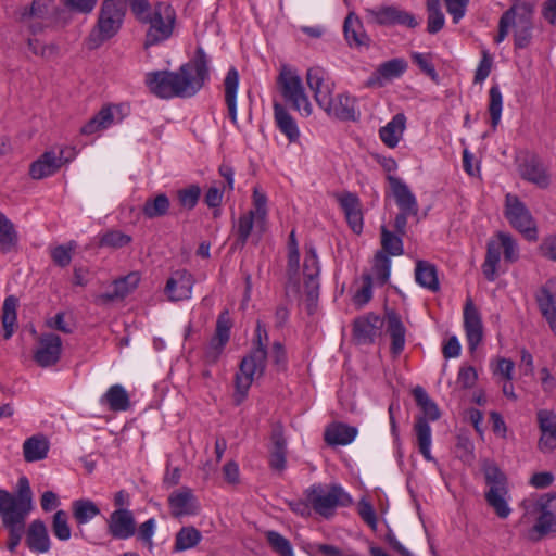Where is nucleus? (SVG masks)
Wrapping results in <instances>:
<instances>
[{
    "label": "nucleus",
    "mask_w": 556,
    "mask_h": 556,
    "mask_svg": "<svg viewBox=\"0 0 556 556\" xmlns=\"http://www.w3.org/2000/svg\"><path fill=\"white\" fill-rule=\"evenodd\" d=\"M210 58L198 47L193 58L178 71H155L146 74L149 90L159 98H191L204 86L210 76Z\"/></svg>",
    "instance_id": "obj_1"
},
{
    "label": "nucleus",
    "mask_w": 556,
    "mask_h": 556,
    "mask_svg": "<svg viewBox=\"0 0 556 556\" xmlns=\"http://www.w3.org/2000/svg\"><path fill=\"white\" fill-rule=\"evenodd\" d=\"M267 341L268 333L265 325L261 320H257L254 349L249 355L242 358L239 371L235 377L236 391L233 393V402L236 405H240L244 401L254 379L263 376L265 371L267 361Z\"/></svg>",
    "instance_id": "obj_2"
},
{
    "label": "nucleus",
    "mask_w": 556,
    "mask_h": 556,
    "mask_svg": "<svg viewBox=\"0 0 556 556\" xmlns=\"http://www.w3.org/2000/svg\"><path fill=\"white\" fill-rule=\"evenodd\" d=\"M134 15L140 23L149 25L144 39L146 48L159 45L173 35L176 12L169 3L160 1L152 7L149 0H140L134 9Z\"/></svg>",
    "instance_id": "obj_3"
},
{
    "label": "nucleus",
    "mask_w": 556,
    "mask_h": 556,
    "mask_svg": "<svg viewBox=\"0 0 556 556\" xmlns=\"http://www.w3.org/2000/svg\"><path fill=\"white\" fill-rule=\"evenodd\" d=\"M534 5L529 1H518L505 11L498 22V33L494 38L501 43L514 27V45L517 49L527 48L532 40Z\"/></svg>",
    "instance_id": "obj_4"
},
{
    "label": "nucleus",
    "mask_w": 556,
    "mask_h": 556,
    "mask_svg": "<svg viewBox=\"0 0 556 556\" xmlns=\"http://www.w3.org/2000/svg\"><path fill=\"white\" fill-rule=\"evenodd\" d=\"M125 15V7L118 0H105L100 9L98 22L86 39L89 50L99 48L119 30Z\"/></svg>",
    "instance_id": "obj_5"
},
{
    "label": "nucleus",
    "mask_w": 556,
    "mask_h": 556,
    "mask_svg": "<svg viewBox=\"0 0 556 556\" xmlns=\"http://www.w3.org/2000/svg\"><path fill=\"white\" fill-rule=\"evenodd\" d=\"M414 399L417 405L421 408L424 416L416 419L414 430L416 433L417 446L419 453L428 462H433L434 458L431 454V427L427 420H438L441 416L438 405L430 399L428 393L422 387L417 386L413 390Z\"/></svg>",
    "instance_id": "obj_6"
},
{
    "label": "nucleus",
    "mask_w": 556,
    "mask_h": 556,
    "mask_svg": "<svg viewBox=\"0 0 556 556\" xmlns=\"http://www.w3.org/2000/svg\"><path fill=\"white\" fill-rule=\"evenodd\" d=\"M306 501L312 508L325 518H330L338 506H348L352 498L338 484H313L305 491Z\"/></svg>",
    "instance_id": "obj_7"
},
{
    "label": "nucleus",
    "mask_w": 556,
    "mask_h": 556,
    "mask_svg": "<svg viewBox=\"0 0 556 556\" xmlns=\"http://www.w3.org/2000/svg\"><path fill=\"white\" fill-rule=\"evenodd\" d=\"M65 10L60 8L54 0H34L22 13V18L28 21V28L33 35L42 33L46 28L54 27L63 18Z\"/></svg>",
    "instance_id": "obj_8"
},
{
    "label": "nucleus",
    "mask_w": 556,
    "mask_h": 556,
    "mask_svg": "<svg viewBox=\"0 0 556 556\" xmlns=\"http://www.w3.org/2000/svg\"><path fill=\"white\" fill-rule=\"evenodd\" d=\"M278 88L291 106L305 116H309L313 112L312 104L305 93L302 79L296 71L287 65L281 66L277 77Z\"/></svg>",
    "instance_id": "obj_9"
},
{
    "label": "nucleus",
    "mask_w": 556,
    "mask_h": 556,
    "mask_svg": "<svg viewBox=\"0 0 556 556\" xmlns=\"http://www.w3.org/2000/svg\"><path fill=\"white\" fill-rule=\"evenodd\" d=\"M505 216L509 224L528 240H536V225L525 203L515 194L505 197Z\"/></svg>",
    "instance_id": "obj_10"
},
{
    "label": "nucleus",
    "mask_w": 556,
    "mask_h": 556,
    "mask_svg": "<svg viewBox=\"0 0 556 556\" xmlns=\"http://www.w3.org/2000/svg\"><path fill=\"white\" fill-rule=\"evenodd\" d=\"M365 17L368 23L382 26L403 25L409 28H415L418 25V22L413 14L394 5H381L365 9Z\"/></svg>",
    "instance_id": "obj_11"
},
{
    "label": "nucleus",
    "mask_w": 556,
    "mask_h": 556,
    "mask_svg": "<svg viewBox=\"0 0 556 556\" xmlns=\"http://www.w3.org/2000/svg\"><path fill=\"white\" fill-rule=\"evenodd\" d=\"M319 262L316 254V251L313 247L307 248L304 264H303V275H304V289L307 296V311L312 314L315 309L316 302L318 299L319 292Z\"/></svg>",
    "instance_id": "obj_12"
},
{
    "label": "nucleus",
    "mask_w": 556,
    "mask_h": 556,
    "mask_svg": "<svg viewBox=\"0 0 556 556\" xmlns=\"http://www.w3.org/2000/svg\"><path fill=\"white\" fill-rule=\"evenodd\" d=\"M66 151L73 152V149H61L58 154L53 150L46 151L30 164V177L39 180L55 174L73 156L72 153L65 156Z\"/></svg>",
    "instance_id": "obj_13"
},
{
    "label": "nucleus",
    "mask_w": 556,
    "mask_h": 556,
    "mask_svg": "<svg viewBox=\"0 0 556 556\" xmlns=\"http://www.w3.org/2000/svg\"><path fill=\"white\" fill-rule=\"evenodd\" d=\"M106 531L115 540H128L137 532L134 513L129 509H115L106 520Z\"/></svg>",
    "instance_id": "obj_14"
},
{
    "label": "nucleus",
    "mask_w": 556,
    "mask_h": 556,
    "mask_svg": "<svg viewBox=\"0 0 556 556\" xmlns=\"http://www.w3.org/2000/svg\"><path fill=\"white\" fill-rule=\"evenodd\" d=\"M306 83L319 108L329 103V99L333 93L334 85L328 78L324 68L318 66L308 68L306 73Z\"/></svg>",
    "instance_id": "obj_15"
},
{
    "label": "nucleus",
    "mask_w": 556,
    "mask_h": 556,
    "mask_svg": "<svg viewBox=\"0 0 556 556\" xmlns=\"http://www.w3.org/2000/svg\"><path fill=\"white\" fill-rule=\"evenodd\" d=\"M61 351V338L54 333H43L38 339V348L34 354V359L41 367L53 366L59 362Z\"/></svg>",
    "instance_id": "obj_16"
},
{
    "label": "nucleus",
    "mask_w": 556,
    "mask_h": 556,
    "mask_svg": "<svg viewBox=\"0 0 556 556\" xmlns=\"http://www.w3.org/2000/svg\"><path fill=\"white\" fill-rule=\"evenodd\" d=\"M194 279L186 269L175 271L167 280L165 293L173 302L187 300L191 296Z\"/></svg>",
    "instance_id": "obj_17"
},
{
    "label": "nucleus",
    "mask_w": 556,
    "mask_h": 556,
    "mask_svg": "<svg viewBox=\"0 0 556 556\" xmlns=\"http://www.w3.org/2000/svg\"><path fill=\"white\" fill-rule=\"evenodd\" d=\"M464 327L469 349L473 351L482 340L483 327L481 315L471 299H467L464 307Z\"/></svg>",
    "instance_id": "obj_18"
},
{
    "label": "nucleus",
    "mask_w": 556,
    "mask_h": 556,
    "mask_svg": "<svg viewBox=\"0 0 556 556\" xmlns=\"http://www.w3.org/2000/svg\"><path fill=\"white\" fill-rule=\"evenodd\" d=\"M168 505L174 517L195 515L199 509L192 490L187 486L175 490L168 497Z\"/></svg>",
    "instance_id": "obj_19"
},
{
    "label": "nucleus",
    "mask_w": 556,
    "mask_h": 556,
    "mask_svg": "<svg viewBox=\"0 0 556 556\" xmlns=\"http://www.w3.org/2000/svg\"><path fill=\"white\" fill-rule=\"evenodd\" d=\"M387 179L400 212L410 213L413 217H417L419 211L418 203L408 186L400 178L391 175Z\"/></svg>",
    "instance_id": "obj_20"
},
{
    "label": "nucleus",
    "mask_w": 556,
    "mask_h": 556,
    "mask_svg": "<svg viewBox=\"0 0 556 556\" xmlns=\"http://www.w3.org/2000/svg\"><path fill=\"white\" fill-rule=\"evenodd\" d=\"M538 421L541 438L538 446L541 452L547 453L556 448V414L548 409L538 412Z\"/></svg>",
    "instance_id": "obj_21"
},
{
    "label": "nucleus",
    "mask_w": 556,
    "mask_h": 556,
    "mask_svg": "<svg viewBox=\"0 0 556 556\" xmlns=\"http://www.w3.org/2000/svg\"><path fill=\"white\" fill-rule=\"evenodd\" d=\"M139 281L140 278L137 273H130L123 278L116 279L113 282L112 290L98 294L94 302L98 305H105L116 300H122L137 288Z\"/></svg>",
    "instance_id": "obj_22"
},
{
    "label": "nucleus",
    "mask_w": 556,
    "mask_h": 556,
    "mask_svg": "<svg viewBox=\"0 0 556 556\" xmlns=\"http://www.w3.org/2000/svg\"><path fill=\"white\" fill-rule=\"evenodd\" d=\"M320 109H323L327 115L340 121L356 119L355 99L346 94H339L336 98L331 96L329 103L321 105Z\"/></svg>",
    "instance_id": "obj_23"
},
{
    "label": "nucleus",
    "mask_w": 556,
    "mask_h": 556,
    "mask_svg": "<svg viewBox=\"0 0 556 556\" xmlns=\"http://www.w3.org/2000/svg\"><path fill=\"white\" fill-rule=\"evenodd\" d=\"M520 176L541 188H545L549 184L548 175L542 164L535 155H527L523 161L519 164Z\"/></svg>",
    "instance_id": "obj_24"
},
{
    "label": "nucleus",
    "mask_w": 556,
    "mask_h": 556,
    "mask_svg": "<svg viewBox=\"0 0 556 556\" xmlns=\"http://www.w3.org/2000/svg\"><path fill=\"white\" fill-rule=\"evenodd\" d=\"M381 326L382 320L374 314L357 318L353 328L354 339L359 344L371 343Z\"/></svg>",
    "instance_id": "obj_25"
},
{
    "label": "nucleus",
    "mask_w": 556,
    "mask_h": 556,
    "mask_svg": "<svg viewBox=\"0 0 556 556\" xmlns=\"http://www.w3.org/2000/svg\"><path fill=\"white\" fill-rule=\"evenodd\" d=\"M339 202L350 227L355 233H359L363 229V214L358 197L351 192H344L339 197Z\"/></svg>",
    "instance_id": "obj_26"
},
{
    "label": "nucleus",
    "mask_w": 556,
    "mask_h": 556,
    "mask_svg": "<svg viewBox=\"0 0 556 556\" xmlns=\"http://www.w3.org/2000/svg\"><path fill=\"white\" fill-rule=\"evenodd\" d=\"M343 31H344V37L350 47H352V48L353 47H355V48H361V47L368 48L369 47L370 38L365 33L361 20L354 13H349L348 16L345 17L344 25H343Z\"/></svg>",
    "instance_id": "obj_27"
},
{
    "label": "nucleus",
    "mask_w": 556,
    "mask_h": 556,
    "mask_svg": "<svg viewBox=\"0 0 556 556\" xmlns=\"http://www.w3.org/2000/svg\"><path fill=\"white\" fill-rule=\"evenodd\" d=\"M358 431L356 427L343 422H332L327 426L324 439L328 445H348L352 443Z\"/></svg>",
    "instance_id": "obj_28"
},
{
    "label": "nucleus",
    "mask_w": 556,
    "mask_h": 556,
    "mask_svg": "<svg viewBox=\"0 0 556 556\" xmlns=\"http://www.w3.org/2000/svg\"><path fill=\"white\" fill-rule=\"evenodd\" d=\"M225 103L228 115L233 125H238L237 117V92L239 87V73L235 67L229 68L224 79Z\"/></svg>",
    "instance_id": "obj_29"
},
{
    "label": "nucleus",
    "mask_w": 556,
    "mask_h": 556,
    "mask_svg": "<svg viewBox=\"0 0 556 556\" xmlns=\"http://www.w3.org/2000/svg\"><path fill=\"white\" fill-rule=\"evenodd\" d=\"M387 332L391 337V353L396 356L404 350L406 328L393 311L387 313Z\"/></svg>",
    "instance_id": "obj_30"
},
{
    "label": "nucleus",
    "mask_w": 556,
    "mask_h": 556,
    "mask_svg": "<svg viewBox=\"0 0 556 556\" xmlns=\"http://www.w3.org/2000/svg\"><path fill=\"white\" fill-rule=\"evenodd\" d=\"M406 128V117L403 113H397L392 119L379 130L381 141L388 148H395L403 137Z\"/></svg>",
    "instance_id": "obj_31"
},
{
    "label": "nucleus",
    "mask_w": 556,
    "mask_h": 556,
    "mask_svg": "<svg viewBox=\"0 0 556 556\" xmlns=\"http://www.w3.org/2000/svg\"><path fill=\"white\" fill-rule=\"evenodd\" d=\"M26 543L28 547L37 553H46L50 548V539L45 522L40 519L34 520L27 530Z\"/></svg>",
    "instance_id": "obj_32"
},
{
    "label": "nucleus",
    "mask_w": 556,
    "mask_h": 556,
    "mask_svg": "<svg viewBox=\"0 0 556 556\" xmlns=\"http://www.w3.org/2000/svg\"><path fill=\"white\" fill-rule=\"evenodd\" d=\"M407 68V63L404 59H392L390 61L381 63L374 76L369 80V85L376 81L381 86L383 80H392L400 77Z\"/></svg>",
    "instance_id": "obj_33"
},
{
    "label": "nucleus",
    "mask_w": 556,
    "mask_h": 556,
    "mask_svg": "<svg viewBox=\"0 0 556 556\" xmlns=\"http://www.w3.org/2000/svg\"><path fill=\"white\" fill-rule=\"evenodd\" d=\"M17 306L18 299L14 295H9L4 299L1 313V323L3 328V338L9 340L15 332L17 326Z\"/></svg>",
    "instance_id": "obj_34"
},
{
    "label": "nucleus",
    "mask_w": 556,
    "mask_h": 556,
    "mask_svg": "<svg viewBox=\"0 0 556 556\" xmlns=\"http://www.w3.org/2000/svg\"><path fill=\"white\" fill-rule=\"evenodd\" d=\"M100 402L109 406L113 412H125L130 407L127 391L121 384H114L103 394Z\"/></svg>",
    "instance_id": "obj_35"
},
{
    "label": "nucleus",
    "mask_w": 556,
    "mask_h": 556,
    "mask_svg": "<svg viewBox=\"0 0 556 556\" xmlns=\"http://www.w3.org/2000/svg\"><path fill=\"white\" fill-rule=\"evenodd\" d=\"M114 110H118V106L108 105L102 108L81 127L80 132L83 135H92L99 130L110 127L114 122Z\"/></svg>",
    "instance_id": "obj_36"
},
{
    "label": "nucleus",
    "mask_w": 556,
    "mask_h": 556,
    "mask_svg": "<svg viewBox=\"0 0 556 556\" xmlns=\"http://www.w3.org/2000/svg\"><path fill=\"white\" fill-rule=\"evenodd\" d=\"M275 121L278 128L285 134L291 142H294L300 137V131L293 117L288 111L278 102L274 104Z\"/></svg>",
    "instance_id": "obj_37"
},
{
    "label": "nucleus",
    "mask_w": 556,
    "mask_h": 556,
    "mask_svg": "<svg viewBox=\"0 0 556 556\" xmlns=\"http://www.w3.org/2000/svg\"><path fill=\"white\" fill-rule=\"evenodd\" d=\"M415 279L421 287L437 292L440 289L437 268L434 265L426 262L418 261L415 268Z\"/></svg>",
    "instance_id": "obj_38"
},
{
    "label": "nucleus",
    "mask_w": 556,
    "mask_h": 556,
    "mask_svg": "<svg viewBox=\"0 0 556 556\" xmlns=\"http://www.w3.org/2000/svg\"><path fill=\"white\" fill-rule=\"evenodd\" d=\"M536 302L541 314L556 334V303L554 295L547 288L542 287L536 294Z\"/></svg>",
    "instance_id": "obj_39"
},
{
    "label": "nucleus",
    "mask_w": 556,
    "mask_h": 556,
    "mask_svg": "<svg viewBox=\"0 0 556 556\" xmlns=\"http://www.w3.org/2000/svg\"><path fill=\"white\" fill-rule=\"evenodd\" d=\"M49 442L42 435H34L23 444V453L26 462H37L47 457Z\"/></svg>",
    "instance_id": "obj_40"
},
{
    "label": "nucleus",
    "mask_w": 556,
    "mask_h": 556,
    "mask_svg": "<svg viewBox=\"0 0 556 556\" xmlns=\"http://www.w3.org/2000/svg\"><path fill=\"white\" fill-rule=\"evenodd\" d=\"M72 513L78 525H85L100 514V508L91 500L79 498L72 503Z\"/></svg>",
    "instance_id": "obj_41"
},
{
    "label": "nucleus",
    "mask_w": 556,
    "mask_h": 556,
    "mask_svg": "<svg viewBox=\"0 0 556 556\" xmlns=\"http://www.w3.org/2000/svg\"><path fill=\"white\" fill-rule=\"evenodd\" d=\"M482 471L484 475L485 483L490 486L489 490H507L506 476L494 462L488 459L483 460Z\"/></svg>",
    "instance_id": "obj_42"
},
{
    "label": "nucleus",
    "mask_w": 556,
    "mask_h": 556,
    "mask_svg": "<svg viewBox=\"0 0 556 556\" xmlns=\"http://www.w3.org/2000/svg\"><path fill=\"white\" fill-rule=\"evenodd\" d=\"M170 202L165 193H159L154 198L146 200L142 206L143 215L149 218H157L165 216L168 213Z\"/></svg>",
    "instance_id": "obj_43"
},
{
    "label": "nucleus",
    "mask_w": 556,
    "mask_h": 556,
    "mask_svg": "<svg viewBox=\"0 0 556 556\" xmlns=\"http://www.w3.org/2000/svg\"><path fill=\"white\" fill-rule=\"evenodd\" d=\"M202 539L201 532L192 527H182L175 536L174 551L184 552L195 547Z\"/></svg>",
    "instance_id": "obj_44"
},
{
    "label": "nucleus",
    "mask_w": 556,
    "mask_h": 556,
    "mask_svg": "<svg viewBox=\"0 0 556 556\" xmlns=\"http://www.w3.org/2000/svg\"><path fill=\"white\" fill-rule=\"evenodd\" d=\"M501 244L500 242L490 241L484 263L482 264V273L489 281H494L496 278L497 265L501 260Z\"/></svg>",
    "instance_id": "obj_45"
},
{
    "label": "nucleus",
    "mask_w": 556,
    "mask_h": 556,
    "mask_svg": "<svg viewBox=\"0 0 556 556\" xmlns=\"http://www.w3.org/2000/svg\"><path fill=\"white\" fill-rule=\"evenodd\" d=\"M556 511L553 513L551 510V504L546 506L545 509H543L532 528V533L535 534L533 536L534 540H540L541 538L545 536L549 532H553L556 530Z\"/></svg>",
    "instance_id": "obj_46"
},
{
    "label": "nucleus",
    "mask_w": 556,
    "mask_h": 556,
    "mask_svg": "<svg viewBox=\"0 0 556 556\" xmlns=\"http://www.w3.org/2000/svg\"><path fill=\"white\" fill-rule=\"evenodd\" d=\"M17 243L14 225L0 212V252H10Z\"/></svg>",
    "instance_id": "obj_47"
},
{
    "label": "nucleus",
    "mask_w": 556,
    "mask_h": 556,
    "mask_svg": "<svg viewBox=\"0 0 556 556\" xmlns=\"http://www.w3.org/2000/svg\"><path fill=\"white\" fill-rule=\"evenodd\" d=\"M25 520L26 516L23 515L17 518H7L4 520L3 526L9 530L8 548L10 552H14L21 542L25 532Z\"/></svg>",
    "instance_id": "obj_48"
},
{
    "label": "nucleus",
    "mask_w": 556,
    "mask_h": 556,
    "mask_svg": "<svg viewBox=\"0 0 556 556\" xmlns=\"http://www.w3.org/2000/svg\"><path fill=\"white\" fill-rule=\"evenodd\" d=\"M403 236L399 233L395 235L386 226H381V247L382 250L380 252H384L387 255L399 256L404 252L403 249Z\"/></svg>",
    "instance_id": "obj_49"
},
{
    "label": "nucleus",
    "mask_w": 556,
    "mask_h": 556,
    "mask_svg": "<svg viewBox=\"0 0 556 556\" xmlns=\"http://www.w3.org/2000/svg\"><path fill=\"white\" fill-rule=\"evenodd\" d=\"M17 484L18 494L15 496L16 508L21 514L23 513V516L27 517L33 505V493L29 481L26 477H21Z\"/></svg>",
    "instance_id": "obj_50"
},
{
    "label": "nucleus",
    "mask_w": 556,
    "mask_h": 556,
    "mask_svg": "<svg viewBox=\"0 0 556 556\" xmlns=\"http://www.w3.org/2000/svg\"><path fill=\"white\" fill-rule=\"evenodd\" d=\"M506 494L507 490H488L485 492V500L488 504L495 510L496 515L502 519L507 518L511 511L506 501Z\"/></svg>",
    "instance_id": "obj_51"
},
{
    "label": "nucleus",
    "mask_w": 556,
    "mask_h": 556,
    "mask_svg": "<svg viewBox=\"0 0 556 556\" xmlns=\"http://www.w3.org/2000/svg\"><path fill=\"white\" fill-rule=\"evenodd\" d=\"M489 113L491 116V126L493 129L497 127L502 116L503 96L498 86H492L489 91Z\"/></svg>",
    "instance_id": "obj_52"
},
{
    "label": "nucleus",
    "mask_w": 556,
    "mask_h": 556,
    "mask_svg": "<svg viewBox=\"0 0 556 556\" xmlns=\"http://www.w3.org/2000/svg\"><path fill=\"white\" fill-rule=\"evenodd\" d=\"M391 260L384 252H377L374 258L372 271L379 285H384L390 277Z\"/></svg>",
    "instance_id": "obj_53"
},
{
    "label": "nucleus",
    "mask_w": 556,
    "mask_h": 556,
    "mask_svg": "<svg viewBox=\"0 0 556 556\" xmlns=\"http://www.w3.org/2000/svg\"><path fill=\"white\" fill-rule=\"evenodd\" d=\"M15 503V496L10 492L0 489V517L2 519V523L7 518H17L22 516Z\"/></svg>",
    "instance_id": "obj_54"
},
{
    "label": "nucleus",
    "mask_w": 556,
    "mask_h": 556,
    "mask_svg": "<svg viewBox=\"0 0 556 556\" xmlns=\"http://www.w3.org/2000/svg\"><path fill=\"white\" fill-rule=\"evenodd\" d=\"M265 536L270 547L280 556H294L289 540L280 533L270 530L265 533Z\"/></svg>",
    "instance_id": "obj_55"
},
{
    "label": "nucleus",
    "mask_w": 556,
    "mask_h": 556,
    "mask_svg": "<svg viewBox=\"0 0 556 556\" xmlns=\"http://www.w3.org/2000/svg\"><path fill=\"white\" fill-rule=\"evenodd\" d=\"M555 502L553 495L541 496L540 498H526L521 502V507L523 509L522 518H529L539 514L546 508L548 504Z\"/></svg>",
    "instance_id": "obj_56"
},
{
    "label": "nucleus",
    "mask_w": 556,
    "mask_h": 556,
    "mask_svg": "<svg viewBox=\"0 0 556 556\" xmlns=\"http://www.w3.org/2000/svg\"><path fill=\"white\" fill-rule=\"evenodd\" d=\"M498 242L503 250L504 260L508 263H515L519 258V249L516 240L505 232H498Z\"/></svg>",
    "instance_id": "obj_57"
},
{
    "label": "nucleus",
    "mask_w": 556,
    "mask_h": 556,
    "mask_svg": "<svg viewBox=\"0 0 556 556\" xmlns=\"http://www.w3.org/2000/svg\"><path fill=\"white\" fill-rule=\"evenodd\" d=\"M231 326L232 324L228 312L225 311L220 313L216 321L215 336L211 341H216L217 343L226 345L230 338Z\"/></svg>",
    "instance_id": "obj_58"
},
{
    "label": "nucleus",
    "mask_w": 556,
    "mask_h": 556,
    "mask_svg": "<svg viewBox=\"0 0 556 556\" xmlns=\"http://www.w3.org/2000/svg\"><path fill=\"white\" fill-rule=\"evenodd\" d=\"M255 216L254 213H245L239 217L237 225V241L236 245L243 247L252 231Z\"/></svg>",
    "instance_id": "obj_59"
},
{
    "label": "nucleus",
    "mask_w": 556,
    "mask_h": 556,
    "mask_svg": "<svg viewBox=\"0 0 556 556\" xmlns=\"http://www.w3.org/2000/svg\"><path fill=\"white\" fill-rule=\"evenodd\" d=\"M131 242V237L119 231V230H110L102 235L99 241L100 247H109V248H123Z\"/></svg>",
    "instance_id": "obj_60"
},
{
    "label": "nucleus",
    "mask_w": 556,
    "mask_h": 556,
    "mask_svg": "<svg viewBox=\"0 0 556 556\" xmlns=\"http://www.w3.org/2000/svg\"><path fill=\"white\" fill-rule=\"evenodd\" d=\"M52 531L53 534L61 541H67L71 538V528L67 522V514L64 510H58L53 515Z\"/></svg>",
    "instance_id": "obj_61"
},
{
    "label": "nucleus",
    "mask_w": 556,
    "mask_h": 556,
    "mask_svg": "<svg viewBox=\"0 0 556 556\" xmlns=\"http://www.w3.org/2000/svg\"><path fill=\"white\" fill-rule=\"evenodd\" d=\"M253 206L254 210L249 213H254L256 223L263 225L267 216V197L258 188L253 190Z\"/></svg>",
    "instance_id": "obj_62"
},
{
    "label": "nucleus",
    "mask_w": 556,
    "mask_h": 556,
    "mask_svg": "<svg viewBox=\"0 0 556 556\" xmlns=\"http://www.w3.org/2000/svg\"><path fill=\"white\" fill-rule=\"evenodd\" d=\"M201 189L199 186L192 185L186 189H181L177 192L179 203L187 210H192L200 198Z\"/></svg>",
    "instance_id": "obj_63"
},
{
    "label": "nucleus",
    "mask_w": 556,
    "mask_h": 556,
    "mask_svg": "<svg viewBox=\"0 0 556 556\" xmlns=\"http://www.w3.org/2000/svg\"><path fill=\"white\" fill-rule=\"evenodd\" d=\"M28 49L38 56L43 59H49L51 56L58 55L59 47L54 43L43 45L36 38H29L27 40Z\"/></svg>",
    "instance_id": "obj_64"
}]
</instances>
